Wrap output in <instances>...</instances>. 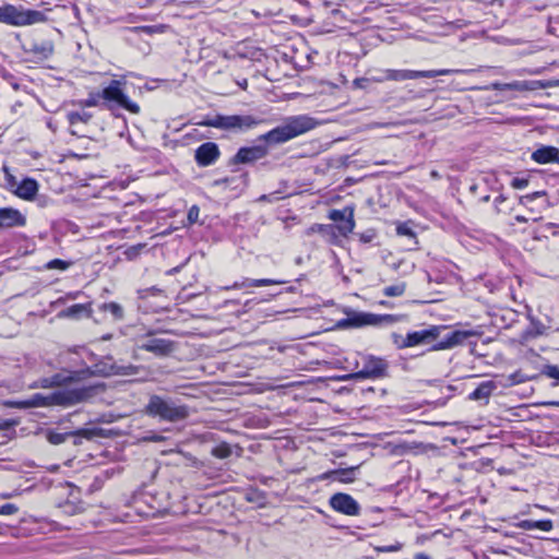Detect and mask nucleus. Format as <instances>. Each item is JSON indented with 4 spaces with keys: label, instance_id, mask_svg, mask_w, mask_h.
Masks as SVG:
<instances>
[{
    "label": "nucleus",
    "instance_id": "4468645a",
    "mask_svg": "<svg viewBox=\"0 0 559 559\" xmlns=\"http://www.w3.org/2000/svg\"><path fill=\"white\" fill-rule=\"evenodd\" d=\"M139 348L153 353L156 356H167L175 350V342L166 338L153 337L147 334Z\"/></svg>",
    "mask_w": 559,
    "mask_h": 559
},
{
    "label": "nucleus",
    "instance_id": "9d476101",
    "mask_svg": "<svg viewBox=\"0 0 559 559\" xmlns=\"http://www.w3.org/2000/svg\"><path fill=\"white\" fill-rule=\"evenodd\" d=\"M361 365V368L355 372L349 374L348 379H376L381 378L385 374L388 369V362L380 357H376L372 355H362L360 357V362H357V367Z\"/></svg>",
    "mask_w": 559,
    "mask_h": 559
},
{
    "label": "nucleus",
    "instance_id": "052dcab7",
    "mask_svg": "<svg viewBox=\"0 0 559 559\" xmlns=\"http://www.w3.org/2000/svg\"><path fill=\"white\" fill-rule=\"evenodd\" d=\"M109 338H110V335L103 336V340H109Z\"/></svg>",
    "mask_w": 559,
    "mask_h": 559
},
{
    "label": "nucleus",
    "instance_id": "864d4df0",
    "mask_svg": "<svg viewBox=\"0 0 559 559\" xmlns=\"http://www.w3.org/2000/svg\"><path fill=\"white\" fill-rule=\"evenodd\" d=\"M238 85L241 87V88H247V85H248V81L246 79H243L242 81H239L238 82Z\"/></svg>",
    "mask_w": 559,
    "mask_h": 559
},
{
    "label": "nucleus",
    "instance_id": "6e6552de",
    "mask_svg": "<svg viewBox=\"0 0 559 559\" xmlns=\"http://www.w3.org/2000/svg\"><path fill=\"white\" fill-rule=\"evenodd\" d=\"M124 80H112L102 92V98L107 102L108 108L119 106L131 114H139L140 106L132 102L124 93Z\"/></svg>",
    "mask_w": 559,
    "mask_h": 559
},
{
    "label": "nucleus",
    "instance_id": "dca6fc26",
    "mask_svg": "<svg viewBox=\"0 0 559 559\" xmlns=\"http://www.w3.org/2000/svg\"><path fill=\"white\" fill-rule=\"evenodd\" d=\"M218 145L214 142L201 144L194 153V159L200 167L213 165L219 157Z\"/></svg>",
    "mask_w": 559,
    "mask_h": 559
},
{
    "label": "nucleus",
    "instance_id": "4d7b16f0",
    "mask_svg": "<svg viewBox=\"0 0 559 559\" xmlns=\"http://www.w3.org/2000/svg\"><path fill=\"white\" fill-rule=\"evenodd\" d=\"M489 199H490V197H489V195H485V197H483V198H481V201H483V202H488V201H489Z\"/></svg>",
    "mask_w": 559,
    "mask_h": 559
},
{
    "label": "nucleus",
    "instance_id": "6ab92c4d",
    "mask_svg": "<svg viewBox=\"0 0 559 559\" xmlns=\"http://www.w3.org/2000/svg\"><path fill=\"white\" fill-rule=\"evenodd\" d=\"M355 469L356 467L349 468H340L325 472L318 476L319 480L333 479L337 480L342 484H349L355 480Z\"/></svg>",
    "mask_w": 559,
    "mask_h": 559
},
{
    "label": "nucleus",
    "instance_id": "a878e982",
    "mask_svg": "<svg viewBox=\"0 0 559 559\" xmlns=\"http://www.w3.org/2000/svg\"><path fill=\"white\" fill-rule=\"evenodd\" d=\"M519 527L526 531L540 530L544 532H550L554 525L551 520H523L520 522Z\"/></svg>",
    "mask_w": 559,
    "mask_h": 559
},
{
    "label": "nucleus",
    "instance_id": "79ce46f5",
    "mask_svg": "<svg viewBox=\"0 0 559 559\" xmlns=\"http://www.w3.org/2000/svg\"><path fill=\"white\" fill-rule=\"evenodd\" d=\"M367 82H372L371 78L367 79V78H359V79H356L354 81V85L359 87V88H364L366 87V83Z\"/></svg>",
    "mask_w": 559,
    "mask_h": 559
},
{
    "label": "nucleus",
    "instance_id": "c03bdc74",
    "mask_svg": "<svg viewBox=\"0 0 559 559\" xmlns=\"http://www.w3.org/2000/svg\"><path fill=\"white\" fill-rule=\"evenodd\" d=\"M325 228H326V226H324V225H321V224H314V225H312V226L308 229V234H312V233H321V231H323Z\"/></svg>",
    "mask_w": 559,
    "mask_h": 559
},
{
    "label": "nucleus",
    "instance_id": "20e7f679",
    "mask_svg": "<svg viewBox=\"0 0 559 559\" xmlns=\"http://www.w3.org/2000/svg\"><path fill=\"white\" fill-rule=\"evenodd\" d=\"M145 411L147 415L159 417L169 423L183 420L190 415V408L187 405L178 404L159 395H152L150 397Z\"/></svg>",
    "mask_w": 559,
    "mask_h": 559
},
{
    "label": "nucleus",
    "instance_id": "2f4dec72",
    "mask_svg": "<svg viewBox=\"0 0 559 559\" xmlns=\"http://www.w3.org/2000/svg\"><path fill=\"white\" fill-rule=\"evenodd\" d=\"M405 284L404 283H399V284H394V285H390V286H386L384 287L383 289V294L388 297H397V296H402L405 292Z\"/></svg>",
    "mask_w": 559,
    "mask_h": 559
},
{
    "label": "nucleus",
    "instance_id": "412c9836",
    "mask_svg": "<svg viewBox=\"0 0 559 559\" xmlns=\"http://www.w3.org/2000/svg\"><path fill=\"white\" fill-rule=\"evenodd\" d=\"M284 280H272V278H261V280H250L246 278L242 282H235L230 286L222 287V289H240L243 287H262V286H271V285H281L285 284Z\"/></svg>",
    "mask_w": 559,
    "mask_h": 559
},
{
    "label": "nucleus",
    "instance_id": "c85d7f7f",
    "mask_svg": "<svg viewBox=\"0 0 559 559\" xmlns=\"http://www.w3.org/2000/svg\"><path fill=\"white\" fill-rule=\"evenodd\" d=\"M99 310L104 312H109L114 319L121 320L123 318V309L117 302H104L99 306Z\"/></svg>",
    "mask_w": 559,
    "mask_h": 559
},
{
    "label": "nucleus",
    "instance_id": "de8ad7c7",
    "mask_svg": "<svg viewBox=\"0 0 559 559\" xmlns=\"http://www.w3.org/2000/svg\"><path fill=\"white\" fill-rule=\"evenodd\" d=\"M540 194H544V192H535L534 194L532 195H525L521 199V202L524 203L525 200H528V201H532L534 198L540 195Z\"/></svg>",
    "mask_w": 559,
    "mask_h": 559
},
{
    "label": "nucleus",
    "instance_id": "0eeeda50",
    "mask_svg": "<svg viewBox=\"0 0 559 559\" xmlns=\"http://www.w3.org/2000/svg\"><path fill=\"white\" fill-rule=\"evenodd\" d=\"M463 70L455 69H440V70H406V69H386L382 70L381 78H371L374 83H382L385 81L403 82L407 80H416L421 78H436L440 75H449L452 73H461Z\"/></svg>",
    "mask_w": 559,
    "mask_h": 559
},
{
    "label": "nucleus",
    "instance_id": "f257e3e1",
    "mask_svg": "<svg viewBox=\"0 0 559 559\" xmlns=\"http://www.w3.org/2000/svg\"><path fill=\"white\" fill-rule=\"evenodd\" d=\"M102 391H104V385L95 384L58 390L47 395L36 393L29 399L15 402L14 405L19 408L46 407L53 405L67 407L85 402Z\"/></svg>",
    "mask_w": 559,
    "mask_h": 559
},
{
    "label": "nucleus",
    "instance_id": "2eb2a0df",
    "mask_svg": "<svg viewBox=\"0 0 559 559\" xmlns=\"http://www.w3.org/2000/svg\"><path fill=\"white\" fill-rule=\"evenodd\" d=\"M329 218L334 222H340L337 229L342 236H347L355 228L354 209L350 206H346L343 210H332L329 213Z\"/></svg>",
    "mask_w": 559,
    "mask_h": 559
},
{
    "label": "nucleus",
    "instance_id": "72a5a7b5",
    "mask_svg": "<svg viewBox=\"0 0 559 559\" xmlns=\"http://www.w3.org/2000/svg\"><path fill=\"white\" fill-rule=\"evenodd\" d=\"M102 98L100 93L91 94L88 98L80 100L79 104L83 107H96Z\"/></svg>",
    "mask_w": 559,
    "mask_h": 559
},
{
    "label": "nucleus",
    "instance_id": "6e6d98bb",
    "mask_svg": "<svg viewBox=\"0 0 559 559\" xmlns=\"http://www.w3.org/2000/svg\"><path fill=\"white\" fill-rule=\"evenodd\" d=\"M415 559H430V558L425 555H418L415 557Z\"/></svg>",
    "mask_w": 559,
    "mask_h": 559
},
{
    "label": "nucleus",
    "instance_id": "423d86ee",
    "mask_svg": "<svg viewBox=\"0 0 559 559\" xmlns=\"http://www.w3.org/2000/svg\"><path fill=\"white\" fill-rule=\"evenodd\" d=\"M44 12L37 10L19 9L12 4L0 7V22L13 26H27L46 22Z\"/></svg>",
    "mask_w": 559,
    "mask_h": 559
},
{
    "label": "nucleus",
    "instance_id": "f8f14e48",
    "mask_svg": "<svg viewBox=\"0 0 559 559\" xmlns=\"http://www.w3.org/2000/svg\"><path fill=\"white\" fill-rule=\"evenodd\" d=\"M330 507L338 513L348 516H358L360 514V504L348 493L336 492L329 499Z\"/></svg>",
    "mask_w": 559,
    "mask_h": 559
},
{
    "label": "nucleus",
    "instance_id": "e433bc0d",
    "mask_svg": "<svg viewBox=\"0 0 559 559\" xmlns=\"http://www.w3.org/2000/svg\"><path fill=\"white\" fill-rule=\"evenodd\" d=\"M401 549H402V544L401 543H395V544H392V545L376 547V550L380 551V552H395V551H400Z\"/></svg>",
    "mask_w": 559,
    "mask_h": 559
},
{
    "label": "nucleus",
    "instance_id": "bf43d9fd",
    "mask_svg": "<svg viewBox=\"0 0 559 559\" xmlns=\"http://www.w3.org/2000/svg\"><path fill=\"white\" fill-rule=\"evenodd\" d=\"M382 71H380L377 75H372L371 78H381Z\"/></svg>",
    "mask_w": 559,
    "mask_h": 559
},
{
    "label": "nucleus",
    "instance_id": "cd10ccee",
    "mask_svg": "<svg viewBox=\"0 0 559 559\" xmlns=\"http://www.w3.org/2000/svg\"><path fill=\"white\" fill-rule=\"evenodd\" d=\"M92 119V114L87 111H68L67 120L71 127H75L79 123H87Z\"/></svg>",
    "mask_w": 559,
    "mask_h": 559
},
{
    "label": "nucleus",
    "instance_id": "5701e85b",
    "mask_svg": "<svg viewBox=\"0 0 559 559\" xmlns=\"http://www.w3.org/2000/svg\"><path fill=\"white\" fill-rule=\"evenodd\" d=\"M496 389L497 384L493 381H484L469 394V399L473 401L488 402L490 395Z\"/></svg>",
    "mask_w": 559,
    "mask_h": 559
},
{
    "label": "nucleus",
    "instance_id": "680f3d73",
    "mask_svg": "<svg viewBox=\"0 0 559 559\" xmlns=\"http://www.w3.org/2000/svg\"><path fill=\"white\" fill-rule=\"evenodd\" d=\"M476 189V186H472L471 190L474 191Z\"/></svg>",
    "mask_w": 559,
    "mask_h": 559
},
{
    "label": "nucleus",
    "instance_id": "7c9ffc66",
    "mask_svg": "<svg viewBox=\"0 0 559 559\" xmlns=\"http://www.w3.org/2000/svg\"><path fill=\"white\" fill-rule=\"evenodd\" d=\"M86 311H87L86 306L76 304V305H72V306L68 307L67 309H64L61 312V316L67 317V318H78Z\"/></svg>",
    "mask_w": 559,
    "mask_h": 559
},
{
    "label": "nucleus",
    "instance_id": "f03ea898",
    "mask_svg": "<svg viewBox=\"0 0 559 559\" xmlns=\"http://www.w3.org/2000/svg\"><path fill=\"white\" fill-rule=\"evenodd\" d=\"M444 331H447V328L443 325H431L429 329L409 332L402 340L401 346L413 347L432 344L431 350H443L461 345L474 335L471 331L461 330L451 331L442 335Z\"/></svg>",
    "mask_w": 559,
    "mask_h": 559
},
{
    "label": "nucleus",
    "instance_id": "ea45409f",
    "mask_svg": "<svg viewBox=\"0 0 559 559\" xmlns=\"http://www.w3.org/2000/svg\"><path fill=\"white\" fill-rule=\"evenodd\" d=\"M396 231L399 235L407 236V237H415V233L406 225H400L396 228Z\"/></svg>",
    "mask_w": 559,
    "mask_h": 559
},
{
    "label": "nucleus",
    "instance_id": "09e8293b",
    "mask_svg": "<svg viewBox=\"0 0 559 559\" xmlns=\"http://www.w3.org/2000/svg\"><path fill=\"white\" fill-rule=\"evenodd\" d=\"M163 439H164V437L158 436V435H154V436L150 437V440L155 441V442H159Z\"/></svg>",
    "mask_w": 559,
    "mask_h": 559
},
{
    "label": "nucleus",
    "instance_id": "39448f33",
    "mask_svg": "<svg viewBox=\"0 0 559 559\" xmlns=\"http://www.w3.org/2000/svg\"><path fill=\"white\" fill-rule=\"evenodd\" d=\"M262 122L263 119L253 115H216L212 118H206L200 121L198 124L225 131L246 132L254 129Z\"/></svg>",
    "mask_w": 559,
    "mask_h": 559
},
{
    "label": "nucleus",
    "instance_id": "3c124183",
    "mask_svg": "<svg viewBox=\"0 0 559 559\" xmlns=\"http://www.w3.org/2000/svg\"><path fill=\"white\" fill-rule=\"evenodd\" d=\"M430 176L433 179H440L441 178L440 174L437 170H431Z\"/></svg>",
    "mask_w": 559,
    "mask_h": 559
},
{
    "label": "nucleus",
    "instance_id": "ddd939ff",
    "mask_svg": "<svg viewBox=\"0 0 559 559\" xmlns=\"http://www.w3.org/2000/svg\"><path fill=\"white\" fill-rule=\"evenodd\" d=\"M549 86H551V84L549 82H544L540 80H531V81H513L510 83L493 82L487 87V90L533 92V91L544 90Z\"/></svg>",
    "mask_w": 559,
    "mask_h": 559
},
{
    "label": "nucleus",
    "instance_id": "8fccbe9b",
    "mask_svg": "<svg viewBox=\"0 0 559 559\" xmlns=\"http://www.w3.org/2000/svg\"><path fill=\"white\" fill-rule=\"evenodd\" d=\"M515 221L519 222V223H526L527 218L522 216V215H516L515 216Z\"/></svg>",
    "mask_w": 559,
    "mask_h": 559
},
{
    "label": "nucleus",
    "instance_id": "13d9d810",
    "mask_svg": "<svg viewBox=\"0 0 559 559\" xmlns=\"http://www.w3.org/2000/svg\"><path fill=\"white\" fill-rule=\"evenodd\" d=\"M502 201H503V198H502L501 195H500V197H498V198L495 200V202H496V203H499V202H502Z\"/></svg>",
    "mask_w": 559,
    "mask_h": 559
},
{
    "label": "nucleus",
    "instance_id": "f704fd0d",
    "mask_svg": "<svg viewBox=\"0 0 559 559\" xmlns=\"http://www.w3.org/2000/svg\"><path fill=\"white\" fill-rule=\"evenodd\" d=\"M70 264L71 263L68 261L61 259H53L46 264V267L49 270L58 269L64 271L70 266Z\"/></svg>",
    "mask_w": 559,
    "mask_h": 559
},
{
    "label": "nucleus",
    "instance_id": "4be33fe9",
    "mask_svg": "<svg viewBox=\"0 0 559 559\" xmlns=\"http://www.w3.org/2000/svg\"><path fill=\"white\" fill-rule=\"evenodd\" d=\"M532 159L538 164L559 162V150L555 146H543L532 154Z\"/></svg>",
    "mask_w": 559,
    "mask_h": 559
},
{
    "label": "nucleus",
    "instance_id": "49530a36",
    "mask_svg": "<svg viewBox=\"0 0 559 559\" xmlns=\"http://www.w3.org/2000/svg\"><path fill=\"white\" fill-rule=\"evenodd\" d=\"M404 337L399 335V334H393V341H394V344L399 347V348H405L404 346H401V343H402V340Z\"/></svg>",
    "mask_w": 559,
    "mask_h": 559
},
{
    "label": "nucleus",
    "instance_id": "a19ab883",
    "mask_svg": "<svg viewBox=\"0 0 559 559\" xmlns=\"http://www.w3.org/2000/svg\"><path fill=\"white\" fill-rule=\"evenodd\" d=\"M38 386L45 388V389L53 388V381H51V377L39 379Z\"/></svg>",
    "mask_w": 559,
    "mask_h": 559
},
{
    "label": "nucleus",
    "instance_id": "a18cd8bd",
    "mask_svg": "<svg viewBox=\"0 0 559 559\" xmlns=\"http://www.w3.org/2000/svg\"><path fill=\"white\" fill-rule=\"evenodd\" d=\"M63 508H64V512H66V513H69V514H74V513H76V512H78V510H79V508H78V507H75V506H73V504H71V503H67V504H64V507H63Z\"/></svg>",
    "mask_w": 559,
    "mask_h": 559
},
{
    "label": "nucleus",
    "instance_id": "37998d69",
    "mask_svg": "<svg viewBox=\"0 0 559 559\" xmlns=\"http://www.w3.org/2000/svg\"><path fill=\"white\" fill-rule=\"evenodd\" d=\"M512 186L514 188H518V189H523L527 186V180L525 179H519V178H515L513 181H512Z\"/></svg>",
    "mask_w": 559,
    "mask_h": 559
},
{
    "label": "nucleus",
    "instance_id": "aec40b11",
    "mask_svg": "<svg viewBox=\"0 0 559 559\" xmlns=\"http://www.w3.org/2000/svg\"><path fill=\"white\" fill-rule=\"evenodd\" d=\"M38 192V183L33 178H24L14 189V194L20 199L31 201Z\"/></svg>",
    "mask_w": 559,
    "mask_h": 559
},
{
    "label": "nucleus",
    "instance_id": "7ed1b4c3",
    "mask_svg": "<svg viewBox=\"0 0 559 559\" xmlns=\"http://www.w3.org/2000/svg\"><path fill=\"white\" fill-rule=\"evenodd\" d=\"M316 126L317 122L309 116H293L288 117L284 124L270 130L259 139L270 144H281L312 130Z\"/></svg>",
    "mask_w": 559,
    "mask_h": 559
},
{
    "label": "nucleus",
    "instance_id": "603ef678",
    "mask_svg": "<svg viewBox=\"0 0 559 559\" xmlns=\"http://www.w3.org/2000/svg\"><path fill=\"white\" fill-rule=\"evenodd\" d=\"M544 405L559 407V401L545 402Z\"/></svg>",
    "mask_w": 559,
    "mask_h": 559
},
{
    "label": "nucleus",
    "instance_id": "a211bd4d",
    "mask_svg": "<svg viewBox=\"0 0 559 559\" xmlns=\"http://www.w3.org/2000/svg\"><path fill=\"white\" fill-rule=\"evenodd\" d=\"M26 225V216L16 209H0V228L23 227Z\"/></svg>",
    "mask_w": 559,
    "mask_h": 559
},
{
    "label": "nucleus",
    "instance_id": "9b49d317",
    "mask_svg": "<svg viewBox=\"0 0 559 559\" xmlns=\"http://www.w3.org/2000/svg\"><path fill=\"white\" fill-rule=\"evenodd\" d=\"M399 321L394 314H374L367 312L355 313L342 321L343 326L360 328L365 325L393 324Z\"/></svg>",
    "mask_w": 559,
    "mask_h": 559
},
{
    "label": "nucleus",
    "instance_id": "58836bf2",
    "mask_svg": "<svg viewBox=\"0 0 559 559\" xmlns=\"http://www.w3.org/2000/svg\"><path fill=\"white\" fill-rule=\"evenodd\" d=\"M549 378L557 380L559 383V367L548 366L545 372Z\"/></svg>",
    "mask_w": 559,
    "mask_h": 559
},
{
    "label": "nucleus",
    "instance_id": "473e14b6",
    "mask_svg": "<svg viewBox=\"0 0 559 559\" xmlns=\"http://www.w3.org/2000/svg\"><path fill=\"white\" fill-rule=\"evenodd\" d=\"M3 173L7 189L14 193V189L16 188V186H19L20 182L16 180L15 176L11 174L10 168L8 166H3Z\"/></svg>",
    "mask_w": 559,
    "mask_h": 559
},
{
    "label": "nucleus",
    "instance_id": "1a4fd4ad",
    "mask_svg": "<svg viewBox=\"0 0 559 559\" xmlns=\"http://www.w3.org/2000/svg\"><path fill=\"white\" fill-rule=\"evenodd\" d=\"M140 367L134 365H126L119 366L112 359V357H104L94 364L92 367H87L82 369L83 379L91 376H100V377H109V376H134L138 373Z\"/></svg>",
    "mask_w": 559,
    "mask_h": 559
},
{
    "label": "nucleus",
    "instance_id": "c756f323",
    "mask_svg": "<svg viewBox=\"0 0 559 559\" xmlns=\"http://www.w3.org/2000/svg\"><path fill=\"white\" fill-rule=\"evenodd\" d=\"M212 455L217 459H227L231 455V448L228 443L222 442L215 445L212 451Z\"/></svg>",
    "mask_w": 559,
    "mask_h": 559
},
{
    "label": "nucleus",
    "instance_id": "393cba45",
    "mask_svg": "<svg viewBox=\"0 0 559 559\" xmlns=\"http://www.w3.org/2000/svg\"><path fill=\"white\" fill-rule=\"evenodd\" d=\"M27 51L34 53L38 58L47 59L53 52V45L48 40L33 43L31 48L27 49Z\"/></svg>",
    "mask_w": 559,
    "mask_h": 559
},
{
    "label": "nucleus",
    "instance_id": "b1692460",
    "mask_svg": "<svg viewBox=\"0 0 559 559\" xmlns=\"http://www.w3.org/2000/svg\"><path fill=\"white\" fill-rule=\"evenodd\" d=\"M81 380H83L81 370L62 371L51 376L53 386H62Z\"/></svg>",
    "mask_w": 559,
    "mask_h": 559
},
{
    "label": "nucleus",
    "instance_id": "4c0bfd02",
    "mask_svg": "<svg viewBox=\"0 0 559 559\" xmlns=\"http://www.w3.org/2000/svg\"><path fill=\"white\" fill-rule=\"evenodd\" d=\"M19 511V508L13 503H5L0 508V515H12Z\"/></svg>",
    "mask_w": 559,
    "mask_h": 559
},
{
    "label": "nucleus",
    "instance_id": "bb28decb",
    "mask_svg": "<svg viewBox=\"0 0 559 559\" xmlns=\"http://www.w3.org/2000/svg\"><path fill=\"white\" fill-rule=\"evenodd\" d=\"M70 436H84V437H87L88 436V431L84 430V429L78 430V431H74V432L48 431L47 432V440L51 444L58 445V444L63 443L68 439V437H70Z\"/></svg>",
    "mask_w": 559,
    "mask_h": 559
},
{
    "label": "nucleus",
    "instance_id": "c9c22d12",
    "mask_svg": "<svg viewBox=\"0 0 559 559\" xmlns=\"http://www.w3.org/2000/svg\"><path fill=\"white\" fill-rule=\"evenodd\" d=\"M200 215V209L198 205H192L188 211V224L193 225L198 222Z\"/></svg>",
    "mask_w": 559,
    "mask_h": 559
},
{
    "label": "nucleus",
    "instance_id": "f3484780",
    "mask_svg": "<svg viewBox=\"0 0 559 559\" xmlns=\"http://www.w3.org/2000/svg\"><path fill=\"white\" fill-rule=\"evenodd\" d=\"M267 155V148L264 145H254L240 147L231 162L234 164H248L259 160Z\"/></svg>",
    "mask_w": 559,
    "mask_h": 559
},
{
    "label": "nucleus",
    "instance_id": "5fc2aeb1",
    "mask_svg": "<svg viewBox=\"0 0 559 559\" xmlns=\"http://www.w3.org/2000/svg\"><path fill=\"white\" fill-rule=\"evenodd\" d=\"M138 251V248L133 247L131 249L128 250V254L131 255V254H135Z\"/></svg>",
    "mask_w": 559,
    "mask_h": 559
}]
</instances>
